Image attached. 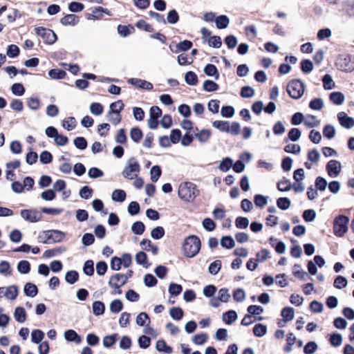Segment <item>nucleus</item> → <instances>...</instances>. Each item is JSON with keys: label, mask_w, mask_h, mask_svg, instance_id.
Instances as JSON below:
<instances>
[{"label": "nucleus", "mask_w": 354, "mask_h": 354, "mask_svg": "<svg viewBox=\"0 0 354 354\" xmlns=\"http://www.w3.org/2000/svg\"><path fill=\"white\" fill-rule=\"evenodd\" d=\"M201 241L195 235H191L187 237L183 245V252L184 255L188 258L195 257L201 249Z\"/></svg>", "instance_id": "obj_1"}, {"label": "nucleus", "mask_w": 354, "mask_h": 354, "mask_svg": "<svg viewBox=\"0 0 354 354\" xmlns=\"http://www.w3.org/2000/svg\"><path fill=\"white\" fill-rule=\"evenodd\" d=\"M178 196L186 202H192L198 194L196 185L191 182H184L178 187Z\"/></svg>", "instance_id": "obj_2"}, {"label": "nucleus", "mask_w": 354, "mask_h": 354, "mask_svg": "<svg viewBox=\"0 0 354 354\" xmlns=\"http://www.w3.org/2000/svg\"><path fill=\"white\" fill-rule=\"evenodd\" d=\"M140 170V167L138 160L132 157L127 160L122 174L124 178L133 180L138 176Z\"/></svg>", "instance_id": "obj_3"}, {"label": "nucleus", "mask_w": 354, "mask_h": 354, "mask_svg": "<svg viewBox=\"0 0 354 354\" xmlns=\"http://www.w3.org/2000/svg\"><path fill=\"white\" fill-rule=\"evenodd\" d=\"M348 217L339 215L333 221V233L338 237H342L348 231Z\"/></svg>", "instance_id": "obj_4"}, {"label": "nucleus", "mask_w": 354, "mask_h": 354, "mask_svg": "<svg viewBox=\"0 0 354 354\" xmlns=\"http://www.w3.org/2000/svg\"><path fill=\"white\" fill-rule=\"evenodd\" d=\"M65 236L64 232L59 230H47L44 231L39 235V242L43 243H48L50 240L53 242H61Z\"/></svg>", "instance_id": "obj_5"}, {"label": "nucleus", "mask_w": 354, "mask_h": 354, "mask_svg": "<svg viewBox=\"0 0 354 354\" xmlns=\"http://www.w3.org/2000/svg\"><path fill=\"white\" fill-rule=\"evenodd\" d=\"M287 92L294 99H299L304 93V84L299 80H294L287 86Z\"/></svg>", "instance_id": "obj_6"}, {"label": "nucleus", "mask_w": 354, "mask_h": 354, "mask_svg": "<svg viewBox=\"0 0 354 354\" xmlns=\"http://www.w3.org/2000/svg\"><path fill=\"white\" fill-rule=\"evenodd\" d=\"M230 298L229 290L225 288L220 289L218 292L217 296L213 297L209 301V304L214 308L218 307L220 302L227 303Z\"/></svg>", "instance_id": "obj_7"}, {"label": "nucleus", "mask_w": 354, "mask_h": 354, "mask_svg": "<svg viewBox=\"0 0 354 354\" xmlns=\"http://www.w3.org/2000/svg\"><path fill=\"white\" fill-rule=\"evenodd\" d=\"M21 216L30 223H36L41 220V214L35 209H23L20 212Z\"/></svg>", "instance_id": "obj_8"}, {"label": "nucleus", "mask_w": 354, "mask_h": 354, "mask_svg": "<svg viewBox=\"0 0 354 354\" xmlns=\"http://www.w3.org/2000/svg\"><path fill=\"white\" fill-rule=\"evenodd\" d=\"M326 169L329 176L336 178L341 173L342 165L336 160H331L326 164Z\"/></svg>", "instance_id": "obj_9"}, {"label": "nucleus", "mask_w": 354, "mask_h": 354, "mask_svg": "<svg viewBox=\"0 0 354 354\" xmlns=\"http://www.w3.org/2000/svg\"><path fill=\"white\" fill-rule=\"evenodd\" d=\"M35 30L38 35L46 40V43L52 44L55 42L57 36L53 30L42 27H38Z\"/></svg>", "instance_id": "obj_10"}, {"label": "nucleus", "mask_w": 354, "mask_h": 354, "mask_svg": "<svg viewBox=\"0 0 354 354\" xmlns=\"http://www.w3.org/2000/svg\"><path fill=\"white\" fill-rule=\"evenodd\" d=\"M127 281V276L124 274H115L113 275L109 281V285L113 288L119 289Z\"/></svg>", "instance_id": "obj_11"}, {"label": "nucleus", "mask_w": 354, "mask_h": 354, "mask_svg": "<svg viewBox=\"0 0 354 354\" xmlns=\"http://www.w3.org/2000/svg\"><path fill=\"white\" fill-rule=\"evenodd\" d=\"M339 124L346 129H351L354 127V119L349 117L345 112H339L337 114Z\"/></svg>", "instance_id": "obj_12"}, {"label": "nucleus", "mask_w": 354, "mask_h": 354, "mask_svg": "<svg viewBox=\"0 0 354 354\" xmlns=\"http://www.w3.org/2000/svg\"><path fill=\"white\" fill-rule=\"evenodd\" d=\"M128 82L138 88L150 91L153 88L151 83L141 79L130 78Z\"/></svg>", "instance_id": "obj_13"}, {"label": "nucleus", "mask_w": 354, "mask_h": 354, "mask_svg": "<svg viewBox=\"0 0 354 354\" xmlns=\"http://www.w3.org/2000/svg\"><path fill=\"white\" fill-rule=\"evenodd\" d=\"M18 295V288L16 286L12 285L3 288V296L10 300H14Z\"/></svg>", "instance_id": "obj_14"}, {"label": "nucleus", "mask_w": 354, "mask_h": 354, "mask_svg": "<svg viewBox=\"0 0 354 354\" xmlns=\"http://www.w3.org/2000/svg\"><path fill=\"white\" fill-rule=\"evenodd\" d=\"M64 337L65 339L68 342H73L76 344H80L82 342L81 337L72 329L66 330L64 332Z\"/></svg>", "instance_id": "obj_15"}, {"label": "nucleus", "mask_w": 354, "mask_h": 354, "mask_svg": "<svg viewBox=\"0 0 354 354\" xmlns=\"http://www.w3.org/2000/svg\"><path fill=\"white\" fill-rule=\"evenodd\" d=\"M330 100L335 105H342L345 101V96L342 92L335 91L330 94Z\"/></svg>", "instance_id": "obj_16"}, {"label": "nucleus", "mask_w": 354, "mask_h": 354, "mask_svg": "<svg viewBox=\"0 0 354 354\" xmlns=\"http://www.w3.org/2000/svg\"><path fill=\"white\" fill-rule=\"evenodd\" d=\"M215 23L217 28H226L229 26L230 19L226 15H220L215 19Z\"/></svg>", "instance_id": "obj_17"}, {"label": "nucleus", "mask_w": 354, "mask_h": 354, "mask_svg": "<svg viewBox=\"0 0 354 354\" xmlns=\"http://www.w3.org/2000/svg\"><path fill=\"white\" fill-rule=\"evenodd\" d=\"M24 290L25 295L30 297H35L38 292L37 287L32 283H27L24 286Z\"/></svg>", "instance_id": "obj_18"}, {"label": "nucleus", "mask_w": 354, "mask_h": 354, "mask_svg": "<svg viewBox=\"0 0 354 354\" xmlns=\"http://www.w3.org/2000/svg\"><path fill=\"white\" fill-rule=\"evenodd\" d=\"M14 317L17 322L24 323L26 319V313L24 308L17 307L14 312Z\"/></svg>", "instance_id": "obj_19"}, {"label": "nucleus", "mask_w": 354, "mask_h": 354, "mask_svg": "<svg viewBox=\"0 0 354 354\" xmlns=\"http://www.w3.org/2000/svg\"><path fill=\"white\" fill-rule=\"evenodd\" d=\"M285 322H290L294 319L295 310L291 307H285L281 313Z\"/></svg>", "instance_id": "obj_20"}, {"label": "nucleus", "mask_w": 354, "mask_h": 354, "mask_svg": "<svg viewBox=\"0 0 354 354\" xmlns=\"http://www.w3.org/2000/svg\"><path fill=\"white\" fill-rule=\"evenodd\" d=\"M105 306L104 303L100 301H96L93 303L92 310L95 315L99 316L104 314Z\"/></svg>", "instance_id": "obj_21"}, {"label": "nucleus", "mask_w": 354, "mask_h": 354, "mask_svg": "<svg viewBox=\"0 0 354 354\" xmlns=\"http://www.w3.org/2000/svg\"><path fill=\"white\" fill-rule=\"evenodd\" d=\"M342 71L351 72L354 70V64L351 62L350 59L344 58L340 59L338 64Z\"/></svg>", "instance_id": "obj_22"}, {"label": "nucleus", "mask_w": 354, "mask_h": 354, "mask_svg": "<svg viewBox=\"0 0 354 354\" xmlns=\"http://www.w3.org/2000/svg\"><path fill=\"white\" fill-rule=\"evenodd\" d=\"M126 192L122 189H115L111 195V198L115 202H124L126 199Z\"/></svg>", "instance_id": "obj_23"}, {"label": "nucleus", "mask_w": 354, "mask_h": 354, "mask_svg": "<svg viewBox=\"0 0 354 354\" xmlns=\"http://www.w3.org/2000/svg\"><path fill=\"white\" fill-rule=\"evenodd\" d=\"M61 23L63 25L68 26V25H75L78 22V17L73 15H67L65 17H62L60 20Z\"/></svg>", "instance_id": "obj_24"}, {"label": "nucleus", "mask_w": 354, "mask_h": 354, "mask_svg": "<svg viewBox=\"0 0 354 354\" xmlns=\"http://www.w3.org/2000/svg\"><path fill=\"white\" fill-rule=\"evenodd\" d=\"M211 133L207 129H202L195 134L196 139L201 143L208 141L210 138Z\"/></svg>", "instance_id": "obj_25"}, {"label": "nucleus", "mask_w": 354, "mask_h": 354, "mask_svg": "<svg viewBox=\"0 0 354 354\" xmlns=\"http://www.w3.org/2000/svg\"><path fill=\"white\" fill-rule=\"evenodd\" d=\"M129 136L133 142L138 143L142 138V132L138 127H133L130 130Z\"/></svg>", "instance_id": "obj_26"}, {"label": "nucleus", "mask_w": 354, "mask_h": 354, "mask_svg": "<svg viewBox=\"0 0 354 354\" xmlns=\"http://www.w3.org/2000/svg\"><path fill=\"white\" fill-rule=\"evenodd\" d=\"M156 348L160 352H164L167 354L171 353L172 352V348L167 346L165 341L162 339H159L157 341Z\"/></svg>", "instance_id": "obj_27"}, {"label": "nucleus", "mask_w": 354, "mask_h": 354, "mask_svg": "<svg viewBox=\"0 0 354 354\" xmlns=\"http://www.w3.org/2000/svg\"><path fill=\"white\" fill-rule=\"evenodd\" d=\"M77 122L73 117H68L62 121V127L67 131H71L75 128Z\"/></svg>", "instance_id": "obj_28"}, {"label": "nucleus", "mask_w": 354, "mask_h": 354, "mask_svg": "<svg viewBox=\"0 0 354 354\" xmlns=\"http://www.w3.org/2000/svg\"><path fill=\"white\" fill-rule=\"evenodd\" d=\"M237 318V314L234 310H229L228 312L223 315V320L227 324H231L236 321Z\"/></svg>", "instance_id": "obj_29"}, {"label": "nucleus", "mask_w": 354, "mask_h": 354, "mask_svg": "<svg viewBox=\"0 0 354 354\" xmlns=\"http://www.w3.org/2000/svg\"><path fill=\"white\" fill-rule=\"evenodd\" d=\"M323 86L326 90H331L335 88V83L330 75H325L322 78Z\"/></svg>", "instance_id": "obj_30"}, {"label": "nucleus", "mask_w": 354, "mask_h": 354, "mask_svg": "<svg viewBox=\"0 0 354 354\" xmlns=\"http://www.w3.org/2000/svg\"><path fill=\"white\" fill-rule=\"evenodd\" d=\"M204 73L208 76H213L216 80L218 78L219 74L216 67L213 64H207L204 68Z\"/></svg>", "instance_id": "obj_31"}, {"label": "nucleus", "mask_w": 354, "mask_h": 354, "mask_svg": "<svg viewBox=\"0 0 354 354\" xmlns=\"http://www.w3.org/2000/svg\"><path fill=\"white\" fill-rule=\"evenodd\" d=\"M17 270L21 274H28L30 270V263L26 260L20 261L17 264Z\"/></svg>", "instance_id": "obj_32"}, {"label": "nucleus", "mask_w": 354, "mask_h": 354, "mask_svg": "<svg viewBox=\"0 0 354 354\" xmlns=\"http://www.w3.org/2000/svg\"><path fill=\"white\" fill-rule=\"evenodd\" d=\"M253 333L257 337H263L267 333V326L262 324H257L253 328Z\"/></svg>", "instance_id": "obj_33"}, {"label": "nucleus", "mask_w": 354, "mask_h": 354, "mask_svg": "<svg viewBox=\"0 0 354 354\" xmlns=\"http://www.w3.org/2000/svg\"><path fill=\"white\" fill-rule=\"evenodd\" d=\"M304 125L308 128H313L319 125V121L316 117L312 115H308L306 116L304 120Z\"/></svg>", "instance_id": "obj_34"}, {"label": "nucleus", "mask_w": 354, "mask_h": 354, "mask_svg": "<svg viewBox=\"0 0 354 354\" xmlns=\"http://www.w3.org/2000/svg\"><path fill=\"white\" fill-rule=\"evenodd\" d=\"M329 342L333 346L337 347L342 345L343 338L342 335L339 333H333L330 335Z\"/></svg>", "instance_id": "obj_35"}, {"label": "nucleus", "mask_w": 354, "mask_h": 354, "mask_svg": "<svg viewBox=\"0 0 354 354\" xmlns=\"http://www.w3.org/2000/svg\"><path fill=\"white\" fill-rule=\"evenodd\" d=\"M124 109V104L122 100L113 102L110 104V111L111 113L120 114V111Z\"/></svg>", "instance_id": "obj_36"}, {"label": "nucleus", "mask_w": 354, "mask_h": 354, "mask_svg": "<svg viewBox=\"0 0 354 354\" xmlns=\"http://www.w3.org/2000/svg\"><path fill=\"white\" fill-rule=\"evenodd\" d=\"M221 245L222 247L231 249L235 245V242L233 238L230 236H223L221 240Z\"/></svg>", "instance_id": "obj_37"}, {"label": "nucleus", "mask_w": 354, "mask_h": 354, "mask_svg": "<svg viewBox=\"0 0 354 354\" xmlns=\"http://www.w3.org/2000/svg\"><path fill=\"white\" fill-rule=\"evenodd\" d=\"M254 202L257 207L263 208L268 203V197L261 194H257L254 198Z\"/></svg>", "instance_id": "obj_38"}, {"label": "nucleus", "mask_w": 354, "mask_h": 354, "mask_svg": "<svg viewBox=\"0 0 354 354\" xmlns=\"http://www.w3.org/2000/svg\"><path fill=\"white\" fill-rule=\"evenodd\" d=\"M90 111L95 115H100L104 111L103 106L98 102H93L90 104Z\"/></svg>", "instance_id": "obj_39"}, {"label": "nucleus", "mask_w": 354, "mask_h": 354, "mask_svg": "<svg viewBox=\"0 0 354 354\" xmlns=\"http://www.w3.org/2000/svg\"><path fill=\"white\" fill-rule=\"evenodd\" d=\"M79 279L78 273L75 270H71L66 272L65 280L69 284L75 283Z\"/></svg>", "instance_id": "obj_40"}, {"label": "nucleus", "mask_w": 354, "mask_h": 354, "mask_svg": "<svg viewBox=\"0 0 354 354\" xmlns=\"http://www.w3.org/2000/svg\"><path fill=\"white\" fill-rule=\"evenodd\" d=\"M145 226L141 221L135 222L131 226V231L133 234L141 235L145 232Z\"/></svg>", "instance_id": "obj_41"}, {"label": "nucleus", "mask_w": 354, "mask_h": 354, "mask_svg": "<svg viewBox=\"0 0 354 354\" xmlns=\"http://www.w3.org/2000/svg\"><path fill=\"white\" fill-rule=\"evenodd\" d=\"M185 81L189 85H196L198 82L197 75L194 72L189 71L185 75Z\"/></svg>", "instance_id": "obj_42"}, {"label": "nucleus", "mask_w": 354, "mask_h": 354, "mask_svg": "<svg viewBox=\"0 0 354 354\" xmlns=\"http://www.w3.org/2000/svg\"><path fill=\"white\" fill-rule=\"evenodd\" d=\"M348 284L347 279L342 276L338 275L334 280L333 286L337 289H342L346 287Z\"/></svg>", "instance_id": "obj_43"}, {"label": "nucleus", "mask_w": 354, "mask_h": 354, "mask_svg": "<svg viewBox=\"0 0 354 354\" xmlns=\"http://www.w3.org/2000/svg\"><path fill=\"white\" fill-rule=\"evenodd\" d=\"M277 205L279 209L286 210L290 207L291 201L288 198L281 197L277 199Z\"/></svg>", "instance_id": "obj_44"}, {"label": "nucleus", "mask_w": 354, "mask_h": 354, "mask_svg": "<svg viewBox=\"0 0 354 354\" xmlns=\"http://www.w3.org/2000/svg\"><path fill=\"white\" fill-rule=\"evenodd\" d=\"M212 126L222 132H227L228 131L229 122L215 120L213 122Z\"/></svg>", "instance_id": "obj_45"}, {"label": "nucleus", "mask_w": 354, "mask_h": 354, "mask_svg": "<svg viewBox=\"0 0 354 354\" xmlns=\"http://www.w3.org/2000/svg\"><path fill=\"white\" fill-rule=\"evenodd\" d=\"M307 156L309 161L317 164L320 159L321 155L317 149H313L308 151Z\"/></svg>", "instance_id": "obj_46"}, {"label": "nucleus", "mask_w": 354, "mask_h": 354, "mask_svg": "<svg viewBox=\"0 0 354 354\" xmlns=\"http://www.w3.org/2000/svg\"><path fill=\"white\" fill-rule=\"evenodd\" d=\"M161 169L158 165H154L150 170L151 180L152 182H157L161 175Z\"/></svg>", "instance_id": "obj_47"}, {"label": "nucleus", "mask_w": 354, "mask_h": 354, "mask_svg": "<svg viewBox=\"0 0 354 354\" xmlns=\"http://www.w3.org/2000/svg\"><path fill=\"white\" fill-rule=\"evenodd\" d=\"M44 337V333L40 330H33L31 333V340L33 343H39Z\"/></svg>", "instance_id": "obj_48"}, {"label": "nucleus", "mask_w": 354, "mask_h": 354, "mask_svg": "<svg viewBox=\"0 0 354 354\" xmlns=\"http://www.w3.org/2000/svg\"><path fill=\"white\" fill-rule=\"evenodd\" d=\"M203 88L207 92H212L218 89V85L212 80H205Z\"/></svg>", "instance_id": "obj_49"}, {"label": "nucleus", "mask_w": 354, "mask_h": 354, "mask_svg": "<svg viewBox=\"0 0 354 354\" xmlns=\"http://www.w3.org/2000/svg\"><path fill=\"white\" fill-rule=\"evenodd\" d=\"M301 136V131L297 128L291 129L288 133V138L292 142L297 141Z\"/></svg>", "instance_id": "obj_50"}, {"label": "nucleus", "mask_w": 354, "mask_h": 354, "mask_svg": "<svg viewBox=\"0 0 354 354\" xmlns=\"http://www.w3.org/2000/svg\"><path fill=\"white\" fill-rule=\"evenodd\" d=\"M169 315L172 319L175 320H180L183 316V311L179 307H174L170 309Z\"/></svg>", "instance_id": "obj_51"}, {"label": "nucleus", "mask_w": 354, "mask_h": 354, "mask_svg": "<svg viewBox=\"0 0 354 354\" xmlns=\"http://www.w3.org/2000/svg\"><path fill=\"white\" fill-rule=\"evenodd\" d=\"M233 166V160L230 158L223 159L219 165V169L222 171H227Z\"/></svg>", "instance_id": "obj_52"}, {"label": "nucleus", "mask_w": 354, "mask_h": 354, "mask_svg": "<svg viewBox=\"0 0 354 354\" xmlns=\"http://www.w3.org/2000/svg\"><path fill=\"white\" fill-rule=\"evenodd\" d=\"M221 268V261L220 260H216L209 265L208 270L211 274L216 275Z\"/></svg>", "instance_id": "obj_53"}, {"label": "nucleus", "mask_w": 354, "mask_h": 354, "mask_svg": "<svg viewBox=\"0 0 354 354\" xmlns=\"http://www.w3.org/2000/svg\"><path fill=\"white\" fill-rule=\"evenodd\" d=\"M123 304L119 299H114L110 304V310L113 313H118L122 310Z\"/></svg>", "instance_id": "obj_54"}, {"label": "nucleus", "mask_w": 354, "mask_h": 354, "mask_svg": "<svg viewBox=\"0 0 354 354\" xmlns=\"http://www.w3.org/2000/svg\"><path fill=\"white\" fill-rule=\"evenodd\" d=\"M48 75L52 79L61 80L66 75V72L60 69H52L48 72Z\"/></svg>", "instance_id": "obj_55"}, {"label": "nucleus", "mask_w": 354, "mask_h": 354, "mask_svg": "<svg viewBox=\"0 0 354 354\" xmlns=\"http://www.w3.org/2000/svg\"><path fill=\"white\" fill-rule=\"evenodd\" d=\"M277 188L281 192H287L292 189V185L288 180L283 179L277 183Z\"/></svg>", "instance_id": "obj_56"}, {"label": "nucleus", "mask_w": 354, "mask_h": 354, "mask_svg": "<svg viewBox=\"0 0 354 354\" xmlns=\"http://www.w3.org/2000/svg\"><path fill=\"white\" fill-rule=\"evenodd\" d=\"M93 261L92 260H88L84 263L83 267V271L85 274L88 276H92L94 273Z\"/></svg>", "instance_id": "obj_57"}, {"label": "nucleus", "mask_w": 354, "mask_h": 354, "mask_svg": "<svg viewBox=\"0 0 354 354\" xmlns=\"http://www.w3.org/2000/svg\"><path fill=\"white\" fill-rule=\"evenodd\" d=\"M249 220L246 217H237L235 221L236 227L239 229H245L249 225Z\"/></svg>", "instance_id": "obj_58"}, {"label": "nucleus", "mask_w": 354, "mask_h": 354, "mask_svg": "<svg viewBox=\"0 0 354 354\" xmlns=\"http://www.w3.org/2000/svg\"><path fill=\"white\" fill-rule=\"evenodd\" d=\"M136 261L137 263L143 266L145 268L148 267L147 262V254L144 252H139L136 255Z\"/></svg>", "instance_id": "obj_59"}, {"label": "nucleus", "mask_w": 354, "mask_h": 354, "mask_svg": "<svg viewBox=\"0 0 354 354\" xmlns=\"http://www.w3.org/2000/svg\"><path fill=\"white\" fill-rule=\"evenodd\" d=\"M335 133L336 131L334 127L330 124L325 126L323 130L324 136L328 139L334 138Z\"/></svg>", "instance_id": "obj_60"}, {"label": "nucleus", "mask_w": 354, "mask_h": 354, "mask_svg": "<svg viewBox=\"0 0 354 354\" xmlns=\"http://www.w3.org/2000/svg\"><path fill=\"white\" fill-rule=\"evenodd\" d=\"M165 235V230L162 227L158 226L151 232V236L154 239H160Z\"/></svg>", "instance_id": "obj_61"}, {"label": "nucleus", "mask_w": 354, "mask_h": 354, "mask_svg": "<svg viewBox=\"0 0 354 354\" xmlns=\"http://www.w3.org/2000/svg\"><path fill=\"white\" fill-rule=\"evenodd\" d=\"M117 335H106L103 338V345L106 348H109L115 343Z\"/></svg>", "instance_id": "obj_62"}, {"label": "nucleus", "mask_w": 354, "mask_h": 354, "mask_svg": "<svg viewBox=\"0 0 354 354\" xmlns=\"http://www.w3.org/2000/svg\"><path fill=\"white\" fill-rule=\"evenodd\" d=\"M19 48L15 44L9 45L7 48L6 55L9 57H16L19 55Z\"/></svg>", "instance_id": "obj_63"}, {"label": "nucleus", "mask_w": 354, "mask_h": 354, "mask_svg": "<svg viewBox=\"0 0 354 354\" xmlns=\"http://www.w3.org/2000/svg\"><path fill=\"white\" fill-rule=\"evenodd\" d=\"M324 106V102L321 98H315L310 101L309 107L313 110L319 111Z\"/></svg>", "instance_id": "obj_64"}]
</instances>
